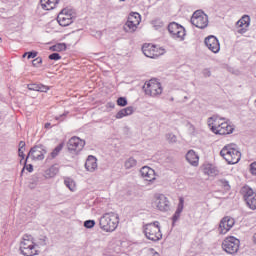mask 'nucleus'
<instances>
[{
  "instance_id": "f257e3e1",
  "label": "nucleus",
  "mask_w": 256,
  "mask_h": 256,
  "mask_svg": "<svg viewBox=\"0 0 256 256\" xmlns=\"http://www.w3.org/2000/svg\"><path fill=\"white\" fill-rule=\"evenodd\" d=\"M100 229L106 233H113L119 227V214L114 212L105 213L99 220Z\"/></svg>"
},
{
  "instance_id": "f03ea898",
  "label": "nucleus",
  "mask_w": 256,
  "mask_h": 256,
  "mask_svg": "<svg viewBox=\"0 0 256 256\" xmlns=\"http://www.w3.org/2000/svg\"><path fill=\"white\" fill-rule=\"evenodd\" d=\"M143 231L146 239L149 241H161L163 239V233H161V226L159 221H154L143 226Z\"/></svg>"
},
{
  "instance_id": "7ed1b4c3",
  "label": "nucleus",
  "mask_w": 256,
  "mask_h": 256,
  "mask_svg": "<svg viewBox=\"0 0 256 256\" xmlns=\"http://www.w3.org/2000/svg\"><path fill=\"white\" fill-rule=\"evenodd\" d=\"M20 251L22 255L33 256L38 255L37 245L33 242V238L29 235H25L20 243Z\"/></svg>"
},
{
  "instance_id": "20e7f679",
  "label": "nucleus",
  "mask_w": 256,
  "mask_h": 256,
  "mask_svg": "<svg viewBox=\"0 0 256 256\" xmlns=\"http://www.w3.org/2000/svg\"><path fill=\"white\" fill-rule=\"evenodd\" d=\"M142 53L149 59H159V57L165 55L167 51L163 47H158L153 44H144L142 46Z\"/></svg>"
},
{
  "instance_id": "39448f33",
  "label": "nucleus",
  "mask_w": 256,
  "mask_h": 256,
  "mask_svg": "<svg viewBox=\"0 0 256 256\" xmlns=\"http://www.w3.org/2000/svg\"><path fill=\"white\" fill-rule=\"evenodd\" d=\"M228 165H235L241 161V152L237 148L236 144H228L226 146V158Z\"/></svg>"
},
{
  "instance_id": "423d86ee",
  "label": "nucleus",
  "mask_w": 256,
  "mask_h": 256,
  "mask_svg": "<svg viewBox=\"0 0 256 256\" xmlns=\"http://www.w3.org/2000/svg\"><path fill=\"white\" fill-rule=\"evenodd\" d=\"M191 23L198 29H205L209 25V16L201 10H197L191 17Z\"/></svg>"
},
{
  "instance_id": "0eeeda50",
  "label": "nucleus",
  "mask_w": 256,
  "mask_h": 256,
  "mask_svg": "<svg viewBox=\"0 0 256 256\" xmlns=\"http://www.w3.org/2000/svg\"><path fill=\"white\" fill-rule=\"evenodd\" d=\"M144 91L150 97H157L163 93V87H161V83L157 79H151L145 83Z\"/></svg>"
},
{
  "instance_id": "6e6552de",
  "label": "nucleus",
  "mask_w": 256,
  "mask_h": 256,
  "mask_svg": "<svg viewBox=\"0 0 256 256\" xmlns=\"http://www.w3.org/2000/svg\"><path fill=\"white\" fill-rule=\"evenodd\" d=\"M141 23V15L137 12H133L128 16V20L124 25L126 33H135L137 27Z\"/></svg>"
},
{
  "instance_id": "1a4fd4ad",
  "label": "nucleus",
  "mask_w": 256,
  "mask_h": 256,
  "mask_svg": "<svg viewBox=\"0 0 256 256\" xmlns=\"http://www.w3.org/2000/svg\"><path fill=\"white\" fill-rule=\"evenodd\" d=\"M223 125V119L217 116H212L208 118V126L210 127L211 131L216 135H225V127Z\"/></svg>"
},
{
  "instance_id": "9d476101",
  "label": "nucleus",
  "mask_w": 256,
  "mask_h": 256,
  "mask_svg": "<svg viewBox=\"0 0 256 256\" xmlns=\"http://www.w3.org/2000/svg\"><path fill=\"white\" fill-rule=\"evenodd\" d=\"M45 155H47V149L43 145H36L32 147L26 157V161L28 159H32V161H43L45 159Z\"/></svg>"
},
{
  "instance_id": "9b49d317",
  "label": "nucleus",
  "mask_w": 256,
  "mask_h": 256,
  "mask_svg": "<svg viewBox=\"0 0 256 256\" xmlns=\"http://www.w3.org/2000/svg\"><path fill=\"white\" fill-rule=\"evenodd\" d=\"M74 19L73 11L69 9H63L57 16V21L61 27H69Z\"/></svg>"
},
{
  "instance_id": "f8f14e48",
  "label": "nucleus",
  "mask_w": 256,
  "mask_h": 256,
  "mask_svg": "<svg viewBox=\"0 0 256 256\" xmlns=\"http://www.w3.org/2000/svg\"><path fill=\"white\" fill-rule=\"evenodd\" d=\"M168 31L173 39H178V41L185 39V28L176 22H172L168 25Z\"/></svg>"
},
{
  "instance_id": "ddd939ff",
  "label": "nucleus",
  "mask_w": 256,
  "mask_h": 256,
  "mask_svg": "<svg viewBox=\"0 0 256 256\" xmlns=\"http://www.w3.org/2000/svg\"><path fill=\"white\" fill-rule=\"evenodd\" d=\"M153 207L159 211H169V199L163 194H156L152 202Z\"/></svg>"
},
{
  "instance_id": "4468645a",
  "label": "nucleus",
  "mask_w": 256,
  "mask_h": 256,
  "mask_svg": "<svg viewBox=\"0 0 256 256\" xmlns=\"http://www.w3.org/2000/svg\"><path fill=\"white\" fill-rule=\"evenodd\" d=\"M242 193L244 195V199L250 209H256V192L253 189L245 186L242 188Z\"/></svg>"
},
{
  "instance_id": "2eb2a0df",
  "label": "nucleus",
  "mask_w": 256,
  "mask_h": 256,
  "mask_svg": "<svg viewBox=\"0 0 256 256\" xmlns=\"http://www.w3.org/2000/svg\"><path fill=\"white\" fill-rule=\"evenodd\" d=\"M239 239L230 236L227 237L225 240V251L226 253H229L230 255H235L239 251Z\"/></svg>"
},
{
  "instance_id": "dca6fc26",
  "label": "nucleus",
  "mask_w": 256,
  "mask_h": 256,
  "mask_svg": "<svg viewBox=\"0 0 256 256\" xmlns=\"http://www.w3.org/2000/svg\"><path fill=\"white\" fill-rule=\"evenodd\" d=\"M85 147V140L74 136L68 141V149L70 151H74L75 153H79Z\"/></svg>"
},
{
  "instance_id": "f3484780",
  "label": "nucleus",
  "mask_w": 256,
  "mask_h": 256,
  "mask_svg": "<svg viewBox=\"0 0 256 256\" xmlns=\"http://www.w3.org/2000/svg\"><path fill=\"white\" fill-rule=\"evenodd\" d=\"M204 43L209 51H211L212 53H217L218 51H221V45L219 44V40L215 36L206 37Z\"/></svg>"
},
{
  "instance_id": "a211bd4d",
  "label": "nucleus",
  "mask_w": 256,
  "mask_h": 256,
  "mask_svg": "<svg viewBox=\"0 0 256 256\" xmlns=\"http://www.w3.org/2000/svg\"><path fill=\"white\" fill-rule=\"evenodd\" d=\"M250 23L251 18L249 16H242V18L236 23L237 32L240 33V35H243V33H247V29H249Z\"/></svg>"
},
{
  "instance_id": "6ab92c4d",
  "label": "nucleus",
  "mask_w": 256,
  "mask_h": 256,
  "mask_svg": "<svg viewBox=\"0 0 256 256\" xmlns=\"http://www.w3.org/2000/svg\"><path fill=\"white\" fill-rule=\"evenodd\" d=\"M140 174L145 181H149L150 183L151 181H155V170L149 166H143L140 169Z\"/></svg>"
},
{
  "instance_id": "aec40b11",
  "label": "nucleus",
  "mask_w": 256,
  "mask_h": 256,
  "mask_svg": "<svg viewBox=\"0 0 256 256\" xmlns=\"http://www.w3.org/2000/svg\"><path fill=\"white\" fill-rule=\"evenodd\" d=\"M85 169L90 173L97 171V158L95 156H88L85 162Z\"/></svg>"
},
{
  "instance_id": "412c9836",
  "label": "nucleus",
  "mask_w": 256,
  "mask_h": 256,
  "mask_svg": "<svg viewBox=\"0 0 256 256\" xmlns=\"http://www.w3.org/2000/svg\"><path fill=\"white\" fill-rule=\"evenodd\" d=\"M202 169L204 175H208V177H216V175H219V169L213 164H204Z\"/></svg>"
},
{
  "instance_id": "4be33fe9",
  "label": "nucleus",
  "mask_w": 256,
  "mask_h": 256,
  "mask_svg": "<svg viewBox=\"0 0 256 256\" xmlns=\"http://www.w3.org/2000/svg\"><path fill=\"white\" fill-rule=\"evenodd\" d=\"M60 0H40L42 9L45 11H53L58 5Z\"/></svg>"
},
{
  "instance_id": "5701e85b",
  "label": "nucleus",
  "mask_w": 256,
  "mask_h": 256,
  "mask_svg": "<svg viewBox=\"0 0 256 256\" xmlns=\"http://www.w3.org/2000/svg\"><path fill=\"white\" fill-rule=\"evenodd\" d=\"M186 160L193 167H197L199 165V155H197L193 150L187 152Z\"/></svg>"
},
{
  "instance_id": "b1692460",
  "label": "nucleus",
  "mask_w": 256,
  "mask_h": 256,
  "mask_svg": "<svg viewBox=\"0 0 256 256\" xmlns=\"http://www.w3.org/2000/svg\"><path fill=\"white\" fill-rule=\"evenodd\" d=\"M59 174V165L54 164L44 172L45 179H53V177Z\"/></svg>"
},
{
  "instance_id": "393cba45",
  "label": "nucleus",
  "mask_w": 256,
  "mask_h": 256,
  "mask_svg": "<svg viewBox=\"0 0 256 256\" xmlns=\"http://www.w3.org/2000/svg\"><path fill=\"white\" fill-rule=\"evenodd\" d=\"M185 205V199L183 197L179 198L178 207L173 215V223H176V221H179V217H181V213H183V207Z\"/></svg>"
},
{
  "instance_id": "a878e982",
  "label": "nucleus",
  "mask_w": 256,
  "mask_h": 256,
  "mask_svg": "<svg viewBox=\"0 0 256 256\" xmlns=\"http://www.w3.org/2000/svg\"><path fill=\"white\" fill-rule=\"evenodd\" d=\"M135 109L133 106H128L126 108L121 109L116 114V119H123V117H129V115H133Z\"/></svg>"
},
{
  "instance_id": "bb28decb",
  "label": "nucleus",
  "mask_w": 256,
  "mask_h": 256,
  "mask_svg": "<svg viewBox=\"0 0 256 256\" xmlns=\"http://www.w3.org/2000/svg\"><path fill=\"white\" fill-rule=\"evenodd\" d=\"M29 91H39L40 93H47L49 87L43 84H28Z\"/></svg>"
},
{
  "instance_id": "cd10ccee",
  "label": "nucleus",
  "mask_w": 256,
  "mask_h": 256,
  "mask_svg": "<svg viewBox=\"0 0 256 256\" xmlns=\"http://www.w3.org/2000/svg\"><path fill=\"white\" fill-rule=\"evenodd\" d=\"M125 169H133L134 167H137V160L133 157H130L125 160L124 162Z\"/></svg>"
},
{
  "instance_id": "c85d7f7f",
  "label": "nucleus",
  "mask_w": 256,
  "mask_h": 256,
  "mask_svg": "<svg viewBox=\"0 0 256 256\" xmlns=\"http://www.w3.org/2000/svg\"><path fill=\"white\" fill-rule=\"evenodd\" d=\"M64 184L70 191H76L77 189V186L75 185V181L71 178H65Z\"/></svg>"
},
{
  "instance_id": "c756f323",
  "label": "nucleus",
  "mask_w": 256,
  "mask_h": 256,
  "mask_svg": "<svg viewBox=\"0 0 256 256\" xmlns=\"http://www.w3.org/2000/svg\"><path fill=\"white\" fill-rule=\"evenodd\" d=\"M61 151H63V143L59 144L58 146H56L53 149V151L50 154L52 159H55V157H57V155H59V153H61Z\"/></svg>"
},
{
  "instance_id": "7c9ffc66",
  "label": "nucleus",
  "mask_w": 256,
  "mask_h": 256,
  "mask_svg": "<svg viewBox=\"0 0 256 256\" xmlns=\"http://www.w3.org/2000/svg\"><path fill=\"white\" fill-rule=\"evenodd\" d=\"M65 49H67V46L63 43L55 44L50 47V51H65Z\"/></svg>"
},
{
  "instance_id": "2f4dec72",
  "label": "nucleus",
  "mask_w": 256,
  "mask_h": 256,
  "mask_svg": "<svg viewBox=\"0 0 256 256\" xmlns=\"http://www.w3.org/2000/svg\"><path fill=\"white\" fill-rule=\"evenodd\" d=\"M226 224H227L226 231H230L231 228L235 225V219L231 217H226Z\"/></svg>"
},
{
  "instance_id": "473e14b6",
  "label": "nucleus",
  "mask_w": 256,
  "mask_h": 256,
  "mask_svg": "<svg viewBox=\"0 0 256 256\" xmlns=\"http://www.w3.org/2000/svg\"><path fill=\"white\" fill-rule=\"evenodd\" d=\"M166 140L168 143H177V136L173 133L166 134Z\"/></svg>"
},
{
  "instance_id": "72a5a7b5",
  "label": "nucleus",
  "mask_w": 256,
  "mask_h": 256,
  "mask_svg": "<svg viewBox=\"0 0 256 256\" xmlns=\"http://www.w3.org/2000/svg\"><path fill=\"white\" fill-rule=\"evenodd\" d=\"M84 227H86V229H93V227H95V220H86Z\"/></svg>"
},
{
  "instance_id": "f704fd0d",
  "label": "nucleus",
  "mask_w": 256,
  "mask_h": 256,
  "mask_svg": "<svg viewBox=\"0 0 256 256\" xmlns=\"http://www.w3.org/2000/svg\"><path fill=\"white\" fill-rule=\"evenodd\" d=\"M117 105H119V107H125L127 105V98L125 97L118 98Z\"/></svg>"
},
{
  "instance_id": "c9c22d12",
  "label": "nucleus",
  "mask_w": 256,
  "mask_h": 256,
  "mask_svg": "<svg viewBox=\"0 0 256 256\" xmlns=\"http://www.w3.org/2000/svg\"><path fill=\"white\" fill-rule=\"evenodd\" d=\"M224 229H225V217H223L221 219L220 224H219L218 231H219L220 235H223Z\"/></svg>"
},
{
  "instance_id": "e433bc0d",
  "label": "nucleus",
  "mask_w": 256,
  "mask_h": 256,
  "mask_svg": "<svg viewBox=\"0 0 256 256\" xmlns=\"http://www.w3.org/2000/svg\"><path fill=\"white\" fill-rule=\"evenodd\" d=\"M48 59L51 61H59V59H61V55H59V53H52L49 55Z\"/></svg>"
},
{
  "instance_id": "4c0bfd02",
  "label": "nucleus",
  "mask_w": 256,
  "mask_h": 256,
  "mask_svg": "<svg viewBox=\"0 0 256 256\" xmlns=\"http://www.w3.org/2000/svg\"><path fill=\"white\" fill-rule=\"evenodd\" d=\"M235 131V126L232 124H227L226 126V134L231 135Z\"/></svg>"
},
{
  "instance_id": "58836bf2",
  "label": "nucleus",
  "mask_w": 256,
  "mask_h": 256,
  "mask_svg": "<svg viewBox=\"0 0 256 256\" xmlns=\"http://www.w3.org/2000/svg\"><path fill=\"white\" fill-rule=\"evenodd\" d=\"M28 171L29 173H33V166L31 164L27 165V160H25V166L22 169V173L23 171Z\"/></svg>"
},
{
  "instance_id": "ea45409f",
  "label": "nucleus",
  "mask_w": 256,
  "mask_h": 256,
  "mask_svg": "<svg viewBox=\"0 0 256 256\" xmlns=\"http://www.w3.org/2000/svg\"><path fill=\"white\" fill-rule=\"evenodd\" d=\"M41 63H43V59L41 57H38V58L34 59L33 62H32L34 67H38L39 65H41Z\"/></svg>"
},
{
  "instance_id": "a19ab883",
  "label": "nucleus",
  "mask_w": 256,
  "mask_h": 256,
  "mask_svg": "<svg viewBox=\"0 0 256 256\" xmlns=\"http://www.w3.org/2000/svg\"><path fill=\"white\" fill-rule=\"evenodd\" d=\"M250 173H251L252 175H256V162H254V163H252V164L250 165Z\"/></svg>"
},
{
  "instance_id": "79ce46f5",
  "label": "nucleus",
  "mask_w": 256,
  "mask_h": 256,
  "mask_svg": "<svg viewBox=\"0 0 256 256\" xmlns=\"http://www.w3.org/2000/svg\"><path fill=\"white\" fill-rule=\"evenodd\" d=\"M18 155L21 157V159H25V148H19Z\"/></svg>"
},
{
  "instance_id": "37998d69",
  "label": "nucleus",
  "mask_w": 256,
  "mask_h": 256,
  "mask_svg": "<svg viewBox=\"0 0 256 256\" xmlns=\"http://www.w3.org/2000/svg\"><path fill=\"white\" fill-rule=\"evenodd\" d=\"M37 57V52H28L27 59H35Z\"/></svg>"
},
{
  "instance_id": "c03bdc74",
  "label": "nucleus",
  "mask_w": 256,
  "mask_h": 256,
  "mask_svg": "<svg viewBox=\"0 0 256 256\" xmlns=\"http://www.w3.org/2000/svg\"><path fill=\"white\" fill-rule=\"evenodd\" d=\"M19 149H25V142L24 141H20Z\"/></svg>"
},
{
  "instance_id": "a18cd8bd",
  "label": "nucleus",
  "mask_w": 256,
  "mask_h": 256,
  "mask_svg": "<svg viewBox=\"0 0 256 256\" xmlns=\"http://www.w3.org/2000/svg\"><path fill=\"white\" fill-rule=\"evenodd\" d=\"M220 155L221 157H223V159H225V148H222V150L220 151Z\"/></svg>"
},
{
  "instance_id": "49530a36",
  "label": "nucleus",
  "mask_w": 256,
  "mask_h": 256,
  "mask_svg": "<svg viewBox=\"0 0 256 256\" xmlns=\"http://www.w3.org/2000/svg\"><path fill=\"white\" fill-rule=\"evenodd\" d=\"M231 189V186L226 182L225 184V191H229Z\"/></svg>"
},
{
  "instance_id": "de8ad7c7",
  "label": "nucleus",
  "mask_w": 256,
  "mask_h": 256,
  "mask_svg": "<svg viewBox=\"0 0 256 256\" xmlns=\"http://www.w3.org/2000/svg\"><path fill=\"white\" fill-rule=\"evenodd\" d=\"M45 127H46V129H49V127H51V123H46Z\"/></svg>"
},
{
  "instance_id": "09e8293b",
  "label": "nucleus",
  "mask_w": 256,
  "mask_h": 256,
  "mask_svg": "<svg viewBox=\"0 0 256 256\" xmlns=\"http://www.w3.org/2000/svg\"><path fill=\"white\" fill-rule=\"evenodd\" d=\"M26 56L29 57V52H26L23 54V57H26Z\"/></svg>"
},
{
  "instance_id": "8fccbe9b",
  "label": "nucleus",
  "mask_w": 256,
  "mask_h": 256,
  "mask_svg": "<svg viewBox=\"0 0 256 256\" xmlns=\"http://www.w3.org/2000/svg\"><path fill=\"white\" fill-rule=\"evenodd\" d=\"M253 241H254V243H256V233L253 236Z\"/></svg>"
},
{
  "instance_id": "3c124183",
  "label": "nucleus",
  "mask_w": 256,
  "mask_h": 256,
  "mask_svg": "<svg viewBox=\"0 0 256 256\" xmlns=\"http://www.w3.org/2000/svg\"><path fill=\"white\" fill-rule=\"evenodd\" d=\"M222 249L225 250V243L222 242Z\"/></svg>"
},
{
  "instance_id": "603ef678",
  "label": "nucleus",
  "mask_w": 256,
  "mask_h": 256,
  "mask_svg": "<svg viewBox=\"0 0 256 256\" xmlns=\"http://www.w3.org/2000/svg\"><path fill=\"white\" fill-rule=\"evenodd\" d=\"M153 256H159V253L155 252V253L153 254Z\"/></svg>"
},
{
  "instance_id": "864d4df0",
  "label": "nucleus",
  "mask_w": 256,
  "mask_h": 256,
  "mask_svg": "<svg viewBox=\"0 0 256 256\" xmlns=\"http://www.w3.org/2000/svg\"><path fill=\"white\" fill-rule=\"evenodd\" d=\"M162 26H163V22H160L159 27H162Z\"/></svg>"
},
{
  "instance_id": "5fc2aeb1",
  "label": "nucleus",
  "mask_w": 256,
  "mask_h": 256,
  "mask_svg": "<svg viewBox=\"0 0 256 256\" xmlns=\"http://www.w3.org/2000/svg\"><path fill=\"white\" fill-rule=\"evenodd\" d=\"M208 75H211V72H208Z\"/></svg>"
},
{
  "instance_id": "6e6d98bb",
  "label": "nucleus",
  "mask_w": 256,
  "mask_h": 256,
  "mask_svg": "<svg viewBox=\"0 0 256 256\" xmlns=\"http://www.w3.org/2000/svg\"><path fill=\"white\" fill-rule=\"evenodd\" d=\"M112 107H115V104H112Z\"/></svg>"
},
{
  "instance_id": "4d7b16f0",
  "label": "nucleus",
  "mask_w": 256,
  "mask_h": 256,
  "mask_svg": "<svg viewBox=\"0 0 256 256\" xmlns=\"http://www.w3.org/2000/svg\"><path fill=\"white\" fill-rule=\"evenodd\" d=\"M120 1H125V0H120Z\"/></svg>"
},
{
  "instance_id": "13d9d810",
  "label": "nucleus",
  "mask_w": 256,
  "mask_h": 256,
  "mask_svg": "<svg viewBox=\"0 0 256 256\" xmlns=\"http://www.w3.org/2000/svg\"><path fill=\"white\" fill-rule=\"evenodd\" d=\"M0 41H1V38H0Z\"/></svg>"
}]
</instances>
